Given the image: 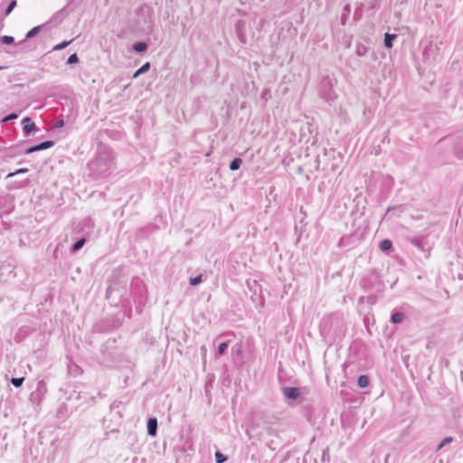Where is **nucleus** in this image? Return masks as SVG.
I'll return each mask as SVG.
<instances>
[{
  "mask_svg": "<svg viewBox=\"0 0 463 463\" xmlns=\"http://www.w3.org/2000/svg\"><path fill=\"white\" fill-rule=\"evenodd\" d=\"M157 430V420L156 418H151L147 421V432L151 436H156Z\"/></svg>",
  "mask_w": 463,
  "mask_h": 463,
  "instance_id": "obj_1",
  "label": "nucleus"
},
{
  "mask_svg": "<svg viewBox=\"0 0 463 463\" xmlns=\"http://www.w3.org/2000/svg\"><path fill=\"white\" fill-rule=\"evenodd\" d=\"M299 390L294 387H288L284 389V394L289 399H297L299 396Z\"/></svg>",
  "mask_w": 463,
  "mask_h": 463,
  "instance_id": "obj_2",
  "label": "nucleus"
},
{
  "mask_svg": "<svg viewBox=\"0 0 463 463\" xmlns=\"http://www.w3.org/2000/svg\"><path fill=\"white\" fill-rule=\"evenodd\" d=\"M52 146V141H45V142H43V143L39 144L38 146L30 147L27 150V153H33L34 151H38V150H42V149H46V148L51 147Z\"/></svg>",
  "mask_w": 463,
  "mask_h": 463,
  "instance_id": "obj_3",
  "label": "nucleus"
},
{
  "mask_svg": "<svg viewBox=\"0 0 463 463\" xmlns=\"http://www.w3.org/2000/svg\"><path fill=\"white\" fill-rule=\"evenodd\" d=\"M22 123L24 125V129L26 133H30L35 128V125L30 118H24L22 120Z\"/></svg>",
  "mask_w": 463,
  "mask_h": 463,
  "instance_id": "obj_4",
  "label": "nucleus"
},
{
  "mask_svg": "<svg viewBox=\"0 0 463 463\" xmlns=\"http://www.w3.org/2000/svg\"><path fill=\"white\" fill-rule=\"evenodd\" d=\"M395 38H396V34H390V33H386L384 35V45L387 48H392V40H394Z\"/></svg>",
  "mask_w": 463,
  "mask_h": 463,
  "instance_id": "obj_5",
  "label": "nucleus"
},
{
  "mask_svg": "<svg viewBox=\"0 0 463 463\" xmlns=\"http://www.w3.org/2000/svg\"><path fill=\"white\" fill-rule=\"evenodd\" d=\"M357 383H358L359 387L364 388V387L368 386L369 379L366 375H361L358 378Z\"/></svg>",
  "mask_w": 463,
  "mask_h": 463,
  "instance_id": "obj_6",
  "label": "nucleus"
},
{
  "mask_svg": "<svg viewBox=\"0 0 463 463\" xmlns=\"http://www.w3.org/2000/svg\"><path fill=\"white\" fill-rule=\"evenodd\" d=\"M150 68L149 62H146L140 69L134 73V78L138 77L140 74L146 72Z\"/></svg>",
  "mask_w": 463,
  "mask_h": 463,
  "instance_id": "obj_7",
  "label": "nucleus"
},
{
  "mask_svg": "<svg viewBox=\"0 0 463 463\" xmlns=\"http://www.w3.org/2000/svg\"><path fill=\"white\" fill-rule=\"evenodd\" d=\"M241 165V158H234L231 164H230V169L232 171L238 170Z\"/></svg>",
  "mask_w": 463,
  "mask_h": 463,
  "instance_id": "obj_8",
  "label": "nucleus"
},
{
  "mask_svg": "<svg viewBox=\"0 0 463 463\" xmlns=\"http://www.w3.org/2000/svg\"><path fill=\"white\" fill-rule=\"evenodd\" d=\"M147 48V45L146 43H143V42H138L137 43L134 44L133 46V49L136 51V52H144L146 51Z\"/></svg>",
  "mask_w": 463,
  "mask_h": 463,
  "instance_id": "obj_9",
  "label": "nucleus"
},
{
  "mask_svg": "<svg viewBox=\"0 0 463 463\" xmlns=\"http://www.w3.org/2000/svg\"><path fill=\"white\" fill-rule=\"evenodd\" d=\"M404 318L403 314L402 313H394L392 316V322L394 324L401 323Z\"/></svg>",
  "mask_w": 463,
  "mask_h": 463,
  "instance_id": "obj_10",
  "label": "nucleus"
},
{
  "mask_svg": "<svg viewBox=\"0 0 463 463\" xmlns=\"http://www.w3.org/2000/svg\"><path fill=\"white\" fill-rule=\"evenodd\" d=\"M392 241L389 240H384L380 243V248L383 250H388L392 248Z\"/></svg>",
  "mask_w": 463,
  "mask_h": 463,
  "instance_id": "obj_11",
  "label": "nucleus"
},
{
  "mask_svg": "<svg viewBox=\"0 0 463 463\" xmlns=\"http://www.w3.org/2000/svg\"><path fill=\"white\" fill-rule=\"evenodd\" d=\"M72 41H65V42H62L57 45H55L53 47V51H60V50H62L64 49L65 47H67L69 44H71Z\"/></svg>",
  "mask_w": 463,
  "mask_h": 463,
  "instance_id": "obj_12",
  "label": "nucleus"
},
{
  "mask_svg": "<svg viewBox=\"0 0 463 463\" xmlns=\"http://www.w3.org/2000/svg\"><path fill=\"white\" fill-rule=\"evenodd\" d=\"M24 381V377L11 379L12 384L14 385L15 387H20L23 384Z\"/></svg>",
  "mask_w": 463,
  "mask_h": 463,
  "instance_id": "obj_13",
  "label": "nucleus"
},
{
  "mask_svg": "<svg viewBox=\"0 0 463 463\" xmlns=\"http://www.w3.org/2000/svg\"><path fill=\"white\" fill-rule=\"evenodd\" d=\"M85 243V239L79 240L72 247L73 251L80 250Z\"/></svg>",
  "mask_w": 463,
  "mask_h": 463,
  "instance_id": "obj_14",
  "label": "nucleus"
},
{
  "mask_svg": "<svg viewBox=\"0 0 463 463\" xmlns=\"http://www.w3.org/2000/svg\"><path fill=\"white\" fill-rule=\"evenodd\" d=\"M215 460L217 463H223L226 460V458L221 452H216Z\"/></svg>",
  "mask_w": 463,
  "mask_h": 463,
  "instance_id": "obj_15",
  "label": "nucleus"
},
{
  "mask_svg": "<svg viewBox=\"0 0 463 463\" xmlns=\"http://www.w3.org/2000/svg\"><path fill=\"white\" fill-rule=\"evenodd\" d=\"M40 30V27L39 26H36L34 28H33L32 30H30L27 34H26V37L27 38H32Z\"/></svg>",
  "mask_w": 463,
  "mask_h": 463,
  "instance_id": "obj_16",
  "label": "nucleus"
},
{
  "mask_svg": "<svg viewBox=\"0 0 463 463\" xmlns=\"http://www.w3.org/2000/svg\"><path fill=\"white\" fill-rule=\"evenodd\" d=\"M78 61H79V59H78L77 54H76V53H73V54H71V55L68 58L67 62H68L69 64H73V63L78 62Z\"/></svg>",
  "mask_w": 463,
  "mask_h": 463,
  "instance_id": "obj_17",
  "label": "nucleus"
},
{
  "mask_svg": "<svg viewBox=\"0 0 463 463\" xmlns=\"http://www.w3.org/2000/svg\"><path fill=\"white\" fill-rule=\"evenodd\" d=\"M201 281H202V276L201 275L198 276V277L191 278L190 279V283L193 286H195V285L199 284Z\"/></svg>",
  "mask_w": 463,
  "mask_h": 463,
  "instance_id": "obj_18",
  "label": "nucleus"
},
{
  "mask_svg": "<svg viewBox=\"0 0 463 463\" xmlns=\"http://www.w3.org/2000/svg\"><path fill=\"white\" fill-rule=\"evenodd\" d=\"M228 345L227 343H222L220 345H219V348H218V353L219 354H224L226 348H227Z\"/></svg>",
  "mask_w": 463,
  "mask_h": 463,
  "instance_id": "obj_19",
  "label": "nucleus"
},
{
  "mask_svg": "<svg viewBox=\"0 0 463 463\" xmlns=\"http://www.w3.org/2000/svg\"><path fill=\"white\" fill-rule=\"evenodd\" d=\"M3 43L6 44H11L14 43V38L12 36H4Z\"/></svg>",
  "mask_w": 463,
  "mask_h": 463,
  "instance_id": "obj_20",
  "label": "nucleus"
},
{
  "mask_svg": "<svg viewBox=\"0 0 463 463\" xmlns=\"http://www.w3.org/2000/svg\"><path fill=\"white\" fill-rule=\"evenodd\" d=\"M27 172V169L26 168H21V169H18L17 171H15L14 173H11L8 175V176H14L15 175H19V174H24V173H26Z\"/></svg>",
  "mask_w": 463,
  "mask_h": 463,
  "instance_id": "obj_21",
  "label": "nucleus"
},
{
  "mask_svg": "<svg viewBox=\"0 0 463 463\" xmlns=\"http://www.w3.org/2000/svg\"><path fill=\"white\" fill-rule=\"evenodd\" d=\"M16 118H17L16 114H10V115H8L7 117H5L4 118V121H8V120H11V119H14Z\"/></svg>",
  "mask_w": 463,
  "mask_h": 463,
  "instance_id": "obj_22",
  "label": "nucleus"
},
{
  "mask_svg": "<svg viewBox=\"0 0 463 463\" xmlns=\"http://www.w3.org/2000/svg\"><path fill=\"white\" fill-rule=\"evenodd\" d=\"M15 5H16L15 1H13V2L9 5V6H8V8H7V10H6V14H9V13L13 10V8L15 6Z\"/></svg>",
  "mask_w": 463,
  "mask_h": 463,
  "instance_id": "obj_23",
  "label": "nucleus"
},
{
  "mask_svg": "<svg viewBox=\"0 0 463 463\" xmlns=\"http://www.w3.org/2000/svg\"><path fill=\"white\" fill-rule=\"evenodd\" d=\"M452 440L451 438H446L443 439V441L441 442V444L439 445V449H440L442 446H444L445 444L450 442Z\"/></svg>",
  "mask_w": 463,
  "mask_h": 463,
  "instance_id": "obj_24",
  "label": "nucleus"
},
{
  "mask_svg": "<svg viewBox=\"0 0 463 463\" xmlns=\"http://www.w3.org/2000/svg\"><path fill=\"white\" fill-rule=\"evenodd\" d=\"M64 125V121L62 119H59L56 123V128H62Z\"/></svg>",
  "mask_w": 463,
  "mask_h": 463,
  "instance_id": "obj_25",
  "label": "nucleus"
},
{
  "mask_svg": "<svg viewBox=\"0 0 463 463\" xmlns=\"http://www.w3.org/2000/svg\"><path fill=\"white\" fill-rule=\"evenodd\" d=\"M2 70V67H0V71Z\"/></svg>",
  "mask_w": 463,
  "mask_h": 463,
  "instance_id": "obj_26",
  "label": "nucleus"
}]
</instances>
